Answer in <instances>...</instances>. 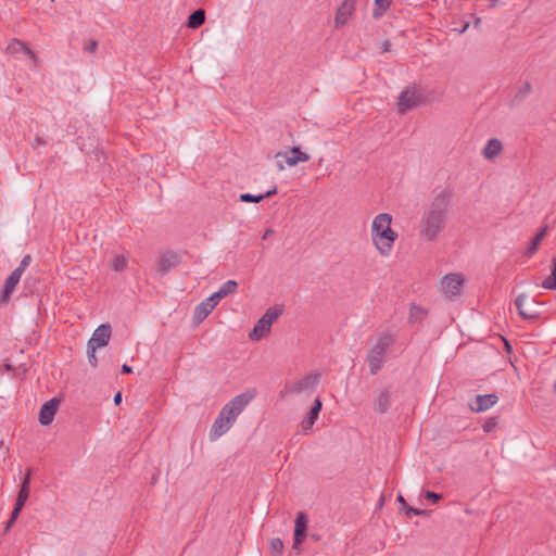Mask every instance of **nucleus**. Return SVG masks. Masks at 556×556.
Segmentation results:
<instances>
[{"instance_id":"f257e3e1","label":"nucleus","mask_w":556,"mask_h":556,"mask_svg":"<svg viewBox=\"0 0 556 556\" xmlns=\"http://www.w3.org/2000/svg\"><path fill=\"white\" fill-rule=\"evenodd\" d=\"M453 192L447 189L438 191L424 212L419 224V237L425 242L435 241L446 226Z\"/></svg>"},{"instance_id":"f03ea898","label":"nucleus","mask_w":556,"mask_h":556,"mask_svg":"<svg viewBox=\"0 0 556 556\" xmlns=\"http://www.w3.org/2000/svg\"><path fill=\"white\" fill-rule=\"evenodd\" d=\"M399 237V231L393 227V216L390 213L381 212L371 218L369 238L380 257H389L392 254Z\"/></svg>"},{"instance_id":"7ed1b4c3","label":"nucleus","mask_w":556,"mask_h":556,"mask_svg":"<svg viewBox=\"0 0 556 556\" xmlns=\"http://www.w3.org/2000/svg\"><path fill=\"white\" fill-rule=\"evenodd\" d=\"M276 168L280 172L287 167H295L300 163H306L311 160V155L302 151L300 147H292L289 150L279 151L275 154Z\"/></svg>"},{"instance_id":"20e7f679","label":"nucleus","mask_w":556,"mask_h":556,"mask_svg":"<svg viewBox=\"0 0 556 556\" xmlns=\"http://www.w3.org/2000/svg\"><path fill=\"white\" fill-rule=\"evenodd\" d=\"M254 391L240 393L231 399L227 404H225L219 414L235 424L238 416L244 410V408L254 399Z\"/></svg>"},{"instance_id":"39448f33","label":"nucleus","mask_w":556,"mask_h":556,"mask_svg":"<svg viewBox=\"0 0 556 556\" xmlns=\"http://www.w3.org/2000/svg\"><path fill=\"white\" fill-rule=\"evenodd\" d=\"M281 311L277 307H270L266 311V313L256 321L254 328L249 333V339L251 341H261L266 338L271 329L274 323L280 316Z\"/></svg>"},{"instance_id":"423d86ee","label":"nucleus","mask_w":556,"mask_h":556,"mask_svg":"<svg viewBox=\"0 0 556 556\" xmlns=\"http://www.w3.org/2000/svg\"><path fill=\"white\" fill-rule=\"evenodd\" d=\"M422 103V96L420 90L415 86L406 87L399 96L396 108L399 113L405 114L406 112L418 108Z\"/></svg>"},{"instance_id":"0eeeda50","label":"nucleus","mask_w":556,"mask_h":556,"mask_svg":"<svg viewBox=\"0 0 556 556\" xmlns=\"http://www.w3.org/2000/svg\"><path fill=\"white\" fill-rule=\"evenodd\" d=\"M465 285V277L458 273L445 275L440 280V291L447 299H454L462 294Z\"/></svg>"},{"instance_id":"6e6552de","label":"nucleus","mask_w":556,"mask_h":556,"mask_svg":"<svg viewBox=\"0 0 556 556\" xmlns=\"http://www.w3.org/2000/svg\"><path fill=\"white\" fill-rule=\"evenodd\" d=\"M317 384L316 376H306L301 378L286 388L287 395H302L312 393Z\"/></svg>"},{"instance_id":"1a4fd4ad","label":"nucleus","mask_w":556,"mask_h":556,"mask_svg":"<svg viewBox=\"0 0 556 556\" xmlns=\"http://www.w3.org/2000/svg\"><path fill=\"white\" fill-rule=\"evenodd\" d=\"M355 12V0H343L334 13V28L344 27Z\"/></svg>"},{"instance_id":"9d476101","label":"nucleus","mask_w":556,"mask_h":556,"mask_svg":"<svg viewBox=\"0 0 556 556\" xmlns=\"http://www.w3.org/2000/svg\"><path fill=\"white\" fill-rule=\"evenodd\" d=\"M111 338V326L108 324L100 325L92 333L87 345L92 350H98L108 345Z\"/></svg>"},{"instance_id":"9b49d317","label":"nucleus","mask_w":556,"mask_h":556,"mask_svg":"<svg viewBox=\"0 0 556 556\" xmlns=\"http://www.w3.org/2000/svg\"><path fill=\"white\" fill-rule=\"evenodd\" d=\"M504 150L503 142L497 138L489 139L481 149V155L489 162L497 160Z\"/></svg>"},{"instance_id":"f8f14e48","label":"nucleus","mask_w":556,"mask_h":556,"mask_svg":"<svg viewBox=\"0 0 556 556\" xmlns=\"http://www.w3.org/2000/svg\"><path fill=\"white\" fill-rule=\"evenodd\" d=\"M59 405L60 401L58 399H51L41 405L38 420L42 426H49L53 421Z\"/></svg>"},{"instance_id":"ddd939ff","label":"nucleus","mask_w":556,"mask_h":556,"mask_svg":"<svg viewBox=\"0 0 556 556\" xmlns=\"http://www.w3.org/2000/svg\"><path fill=\"white\" fill-rule=\"evenodd\" d=\"M180 263V256L174 252H165L160 255L156 262V270L161 275H166Z\"/></svg>"},{"instance_id":"4468645a","label":"nucleus","mask_w":556,"mask_h":556,"mask_svg":"<svg viewBox=\"0 0 556 556\" xmlns=\"http://www.w3.org/2000/svg\"><path fill=\"white\" fill-rule=\"evenodd\" d=\"M23 275V267L15 268L12 274L7 278L3 290L1 292V301L7 303L18 285Z\"/></svg>"},{"instance_id":"2eb2a0df","label":"nucleus","mask_w":556,"mask_h":556,"mask_svg":"<svg viewBox=\"0 0 556 556\" xmlns=\"http://www.w3.org/2000/svg\"><path fill=\"white\" fill-rule=\"evenodd\" d=\"M307 517L304 513L300 511L295 518V527H294V542L293 547L298 548L300 544H302L306 538L307 531Z\"/></svg>"},{"instance_id":"dca6fc26","label":"nucleus","mask_w":556,"mask_h":556,"mask_svg":"<svg viewBox=\"0 0 556 556\" xmlns=\"http://www.w3.org/2000/svg\"><path fill=\"white\" fill-rule=\"evenodd\" d=\"M217 305L218 302L211 294L194 308V320H197L198 323L203 321Z\"/></svg>"},{"instance_id":"f3484780","label":"nucleus","mask_w":556,"mask_h":556,"mask_svg":"<svg viewBox=\"0 0 556 556\" xmlns=\"http://www.w3.org/2000/svg\"><path fill=\"white\" fill-rule=\"evenodd\" d=\"M232 425L233 424L229 419L224 417L222 414H218L210 430L211 441H215L228 432Z\"/></svg>"},{"instance_id":"a211bd4d","label":"nucleus","mask_w":556,"mask_h":556,"mask_svg":"<svg viewBox=\"0 0 556 556\" xmlns=\"http://www.w3.org/2000/svg\"><path fill=\"white\" fill-rule=\"evenodd\" d=\"M497 400L495 394L478 395L470 404V408L477 413L485 412L493 407L497 403Z\"/></svg>"},{"instance_id":"6ab92c4d","label":"nucleus","mask_w":556,"mask_h":556,"mask_svg":"<svg viewBox=\"0 0 556 556\" xmlns=\"http://www.w3.org/2000/svg\"><path fill=\"white\" fill-rule=\"evenodd\" d=\"M384 356V346L382 344L376 345L368 354V364L371 374H376L381 367Z\"/></svg>"},{"instance_id":"aec40b11","label":"nucleus","mask_w":556,"mask_h":556,"mask_svg":"<svg viewBox=\"0 0 556 556\" xmlns=\"http://www.w3.org/2000/svg\"><path fill=\"white\" fill-rule=\"evenodd\" d=\"M390 403H391V395H390L389 391L379 390L378 392H376L375 397H374V408L377 413H379V414L386 413L390 407Z\"/></svg>"},{"instance_id":"412c9836","label":"nucleus","mask_w":556,"mask_h":556,"mask_svg":"<svg viewBox=\"0 0 556 556\" xmlns=\"http://www.w3.org/2000/svg\"><path fill=\"white\" fill-rule=\"evenodd\" d=\"M320 409H321V401L319 397H316L314 401V406L312 407L311 412L301 421V428L304 432L312 429L313 425L315 424V421L318 417Z\"/></svg>"},{"instance_id":"4be33fe9","label":"nucleus","mask_w":556,"mask_h":556,"mask_svg":"<svg viewBox=\"0 0 556 556\" xmlns=\"http://www.w3.org/2000/svg\"><path fill=\"white\" fill-rule=\"evenodd\" d=\"M238 289V282L236 280H227L219 289L212 295L219 303V301L228 295L235 294Z\"/></svg>"},{"instance_id":"5701e85b","label":"nucleus","mask_w":556,"mask_h":556,"mask_svg":"<svg viewBox=\"0 0 556 556\" xmlns=\"http://www.w3.org/2000/svg\"><path fill=\"white\" fill-rule=\"evenodd\" d=\"M7 51L11 54L25 53L29 59L35 60V53L22 41L13 39L7 47Z\"/></svg>"},{"instance_id":"b1692460","label":"nucleus","mask_w":556,"mask_h":556,"mask_svg":"<svg viewBox=\"0 0 556 556\" xmlns=\"http://www.w3.org/2000/svg\"><path fill=\"white\" fill-rule=\"evenodd\" d=\"M516 307L518 309L519 315L525 318H535L536 314L528 308V296L526 294H520L517 296L515 301Z\"/></svg>"},{"instance_id":"393cba45","label":"nucleus","mask_w":556,"mask_h":556,"mask_svg":"<svg viewBox=\"0 0 556 556\" xmlns=\"http://www.w3.org/2000/svg\"><path fill=\"white\" fill-rule=\"evenodd\" d=\"M29 493L26 488L24 490H20L16 498L15 506L13 508V517H18L20 513L22 511L25 503L27 502L29 497Z\"/></svg>"},{"instance_id":"a878e982","label":"nucleus","mask_w":556,"mask_h":556,"mask_svg":"<svg viewBox=\"0 0 556 556\" xmlns=\"http://www.w3.org/2000/svg\"><path fill=\"white\" fill-rule=\"evenodd\" d=\"M128 258L124 254H116L110 261V268L114 271H122L127 266Z\"/></svg>"},{"instance_id":"bb28decb","label":"nucleus","mask_w":556,"mask_h":556,"mask_svg":"<svg viewBox=\"0 0 556 556\" xmlns=\"http://www.w3.org/2000/svg\"><path fill=\"white\" fill-rule=\"evenodd\" d=\"M205 21V13L203 10H197L194 11L188 18V26L190 28H198L200 27Z\"/></svg>"},{"instance_id":"cd10ccee","label":"nucleus","mask_w":556,"mask_h":556,"mask_svg":"<svg viewBox=\"0 0 556 556\" xmlns=\"http://www.w3.org/2000/svg\"><path fill=\"white\" fill-rule=\"evenodd\" d=\"M542 287L547 290H556V256L553 258L552 273L542 283Z\"/></svg>"},{"instance_id":"c85d7f7f","label":"nucleus","mask_w":556,"mask_h":556,"mask_svg":"<svg viewBox=\"0 0 556 556\" xmlns=\"http://www.w3.org/2000/svg\"><path fill=\"white\" fill-rule=\"evenodd\" d=\"M545 233H546V229L544 228L532 239V242L530 243V245H529V248L527 249V252H526L528 256H532L536 252V250H538L541 241L543 240Z\"/></svg>"},{"instance_id":"c756f323","label":"nucleus","mask_w":556,"mask_h":556,"mask_svg":"<svg viewBox=\"0 0 556 556\" xmlns=\"http://www.w3.org/2000/svg\"><path fill=\"white\" fill-rule=\"evenodd\" d=\"M397 502L402 505V508L406 511L407 515H421L422 511L408 506V503L405 502L404 497L400 494L397 495Z\"/></svg>"},{"instance_id":"7c9ffc66","label":"nucleus","mask_w":556,"mask_h":556,"mask_svg":"<svg viewBox=\"0 0 556 556\" xmlns=\"http://www.w3.org/2000/svg\"><path fill=\"white\" fill-rule=\"evenodd\" d=\"M270 552L275 555H280L283 549V543L280 539L275 538L269 542Z\"/></svg>"},{"instance_id":"2f4dec72","label":"nucleus","mask_w":556,"mask_h":556,"mask_svg":"<svg viewBox=\"0 0 556 556\" xmlns=\"http://www.w3.org/2000/svg\"><path fill=\"white\" fill-rule=\"evenodd\" d=\"M263 199H265V195H253V194H250V193H242L240 194V201L242 202H254V203H258L261 202Z\"/></svg>"},{"instance_id":"473e14b6","label":"nucleus","mask_w":556,"mask_h":556,"mask_svg":"<svg viewBox=\"0 0 556 556\" xmlns=\"http://www.w3.org/2000/svg\"><path fill=\"white\" fill-rule=\"evenodd\" d=\"M97 350H92L91 348L87 346V355H88V362L92 367H97L98 365V358L96 354Z\"/></svg>"},{"instance_id":"72a5a7b5","label":"nucleus","mask_w":556,"mask_h":556,"mask_svg":"<svg viewBox=\"0 0 556 556\" xmlns=\"http://www.w3.org/2000/svg\"><path fill=\"white\" fill-rule=\"evenodd\" d=\"M425 497H426L427 500H430V501H432L433 503H435V502H438V501H440V500L442 498V495H441V494H438V493H434V492H432V491H427V492L425 493Z\"/></svg>"},{"instance_id":"f704fd0d","label":"nucleus","mask_w":556,"mask_h":556,"mask_svg":"<svg viewBox=\"0 0 556 556\" xmlns=\"http://www.w3.org/2000/svg\"><path fill=\"white\" fill-rule=\"evenodd\" d=\"M29 483H30V471H28V472L25 475V477H24V479H23V482H22V484H21L20 490H24V488H26V490H27L28 492H30Z\"/></svg>"},{"instance_id":"c9c22d12","label":"nucleus","mask_w":556,"mask_h":556,"mask_svg":"<svg viewBox=\"0 0 556 556\" xmlns=\"http://www.w3.org/2000/svg\"><path fill=\"white\" fill-rule=\"evenodd\" d=\"M496 426V421L494 419H490L483 425V430L485 432H491Z\"/></svg>"},{"instance_id":"e433bc0d","label":"nucleus","mask_w":556,"mask_h":556,"mask_svg":"<svg viewBox=\"0 0 556 556\" xmlns=\"http://www.w3.org/2000/svg\"><path fill=\"white\" fill-rule=\"evenodd\" d=\"M375 2L379 8L386 10L389 7L390 0H375Z\"/></svg>"},{"instance_id":"4c0bfd02","label":"nucleus","mask_w":556,"mask_h":556,"mask_svg":"<svg viewBox=\"0 0 556 556\" xmlns=\"http://www.w3.org/2000/svg\"><path fill=\"white\" fill-rule=\"evenodd\" d=\"M16 519H17V517H13V513H12L10 519L8 520V522L5 525V531L10 530V528L13 526V523L15 522Z\"/></svg>"},{"instance_id":"58836bf2","label":"nucleus","mask_w":556,"mask_h":556,"mask_svg":"<svg viewBox=\"0 0 556 556\" xmlns=\"http://www.w3.org/2000/svg\"><path fill=\"white\" fill-rule=\"evenodd\" d=\"M28 260H29V257H28V256H26V257L21 262V264H20V266H18V267H23V273L25 271V269H26V267H27V265H28Z\"/></svg>"},{"instance_id":"ea45409f","label":"nucleus","mask_w":556,"mask_h":556,"mask_svg":"<svg viewBox=\"0 0 556 556\" xmlns=\"http://www.w3.org/2000/svg\"><path fill=\"white\" fill-rule=\"evenodd\" d=\"M122 402V393L121 392H117L114 396V403L115 405H119Z\"/></svg>"},{"instance_id":"a19ab883","label":"nucleus","mask_w":556,"mask_h":556,"mask_svg":"<svg viewBox=\"0 0 556 556\" xmlns=\"http://www.w3.org/2000/svg\"><path fill=\"white\" fill-rule=\"evenodd\" d=\"M122 371H123V372H125V374H129V372H131V371H132V369H131V367H130V366H128V365L124 364V365L122 366Z\"/></svg>"},{"instance_id":"79ce46f5","label":"nucleus","mask_w":556,"mask_h":556,"mask_svg":"<svg viewBox=\"0 0 556 556\" xmlns=\"http://www.w3.org/2000/svg\"><path fill=\"white\" fill-rule=\"evenodd\" d=\"M276 192H277V189L273 188L271 190L267 191L264 195H265V198H268V197L276 194Z\"/></svg>"},{"instance_id":"37998d69","label":"nucleus","mask_w":556,"mask_h":556,"mask_svg":"<svg viewBox=\"0 0 556 556\" xmlns=\"http://www.w3.org/2000/svg\"><path fill=\"white\" fill-rule=\"evenodd\" d=\"M389 48H390V42L389 41H384L383 42V51H389Z\"/></svg>"},{"instance_id":"c03bdc74","label":"nucleus","mask_w":556,"mask_h":556,"mask_svg":"<svg viewBox=\"0 0 556 556\" xmlns=\"http://www.w3.org/2000/svg\"><path fill=\"white\" fill-rule=\"evenodd\" d=\"M492 7H495L500 0H486Z\"/></svg>"},{"instance_id":"a18cd8bd","label":"nucleus","mask_w":556,"mask_h":556,"mask_svg":"<svg viewBox=\"0 0 556 556\" xmlns=\"http://www.w3.org/2000/svg\"><path fill=\"white\" fill-rule=\"evenodd\" d=\"M271 233V230H267L264 235V239L268 237V235Z\"/></svg>"},{"instance_id":"49530a36","label":"nucleus","mask_w":556,"mask_h":556,"mask_svg":"<svg viewBox=\"0 0 556 556\" xmlns=\"http://www.w3.org/2000/svg\"><path fill=\"white\" fill-rule=\"evenodd\" d=\"M90 49H96V43L93 42L92 46H90Z\"/></svg>"},{"instance_id":"de8ad7c7","label":"nucleus","mask_w":556,"mask_h":556,"mask_svg":"<svg viewBox=\"0 0 556 556\" xmlns=\"http://www.w3.org/2000/svg\"><path fill=\"white\" fill-rule=\"evenodd\" d=\"M90 49H96V43L93 42L92 46H90Z\"/></svg>"}]
</instances>
